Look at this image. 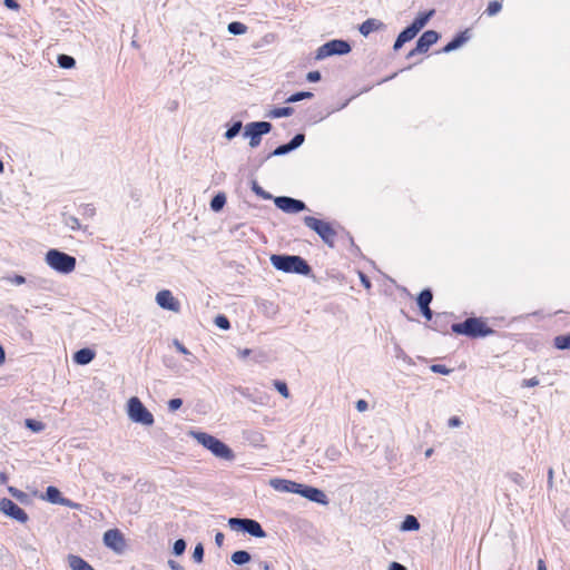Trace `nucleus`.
I'll list each match as a JSON object with an SVG mask.
<instances>
[{
    "label": "nucleus",
    "instance_id": "f257e3e1",
    "mask_svg": "<svg viewBox=\"0 0 570 570\" xmlns=\"http://www.w3.org/2000/svg\"><path fill=\"white\" fill-rule=\"evenodd\" d=\"M188 435L195 439L205 449L209 450L216 458L232 461L235 455L232 449L217 438L199 431H189Z\"/></svg>",
    "mask_w": 570,
    "mask_h": 570
},
{
    "label": "nucleus",
    "instance_id": "f03ea898",
    "mask_svg": "<svg viewBox=\"0 0 570 570\" xmlns=\"http://www.w3.org/2000/svg\"><path fill=\"white\" fill-rule=\"evenodd\" d=\"M272 265L285 273H297L307 275L311 271L307 263L299 256L272 255Z\"/></svg>",
    "mask_w": 570,
    "mask_h": 570
},
{
    "label": "nucleus",
    "instance_id": "7ed1b4c3",
    "mask_svg": "<svg viewBox=\"0 0 570 570\" xmlns=\"http://www.w3.org/2000/svg\"><path fill=\"white\" fill-rule=\"evenodd\" d=\"M128 419L136 424L151 426L155 422L153 413L142 404L137 396H131L126 403Z\"/></svg>",
    "mask_w": 570,
    "mask_h": 570
},
{
    "label": "nucleus",
    "instance_id": "20e7f679",
    "mask_svg": "<svg viewBox=\"0 0 570 570\" xmlns=\"http://www.w3.org/2000/svg\"><path fill=\"white\" fill-rule=\"evenodd\" d=\"M45 261L48 266L61 274H69L76 268V258L58 249L48 250Z\"/></svg>",
    "mask_w": 570,
    "mask_h": 570
},
{
    "label": "nucleus",
    "instance_id": "39448f33",
    "mask_svg": "<svg viewBox=\"0 0 570 570\" xmlns=\"http://www.w3.org/2000/svg\"><path fill=\"white\" fill-rule=\"evenodd\" d=\"M228 524L233 530L247 532L255 538H264L266 535L261 524L252 519L230 518Z\"/></svg>",
    "mask_w": 570,
    "mask_h": 570
},
{
    "label": "nucleus",
    "instance_id": "423d86ee",
    "mask_svg": "<svg viewBox=\"0 0 570 570\" xmlns=\"http://www.w3.org/2000/svg\"><path fill=\"white\" fill-rule=\"evenodd\" d=\"M452 331L456 334L469 336H485L490 331L484 330V324L478 318H468L463 323L452 325Z\"/></svg>",
    "mask_w": 570,
    "mask_h": 570
},
{
    "label": "nucleus",
    "instance_id": "0eeeda50",
    "mask_svg": "<svg viewBox=\"0 0 570 570\" xmlns=\"http://www.w3.org/2000/svg\"><path fill=\"white\" fill-rule=\"evenodd\" d=\"M304 223L307 227L316 232L326 244L333 245L335 232L328 223L311 216H306Z\"/></svg>",
    "mask_w": 570,
    "mask_h": 570
},
{
    "label": "nucleus",
    "instance_id": "6e6552de",
    "mask_svg": "<svg viewBox=\"0 0 570 570\" xmlns=\"http://www.w3.org/2000/svg\"><path fill=\"white\" fill-rule=\"evenodd\" d=\"M271 129L272 125L267 121L250 122L246 125L244 136L249 138V145L254 148L261 144V137Z\"/></svg>",
    "mask_w": 570,
    "mask_h": 570
},
{
    "label": "nucleus",
    "instance_id": "1a4fd4ad",
    "mask_svg": "<svg viewBox=\"0 0 570 570\" xmlns=\"http://www.w3.org/2000/svg\"><path fill=\"white\" fill-rule=\"evenodd\" d=\"M351 46L344 40H331L321 46L316 52V59H324L333 55H346Z\"/></svg>",
    "mask_w": 570,
    "mask_h": 570
},
{
    "label": "nucleus",
    "instance_id": "9d476101",
    "mask_svg": "<svg viewBox=\"0 0 570 570\" xmlns=\"http://www.w3.org/2000/svg\"><path fill=\"white\" fill-rule=\"evenodd\" d=\"M104 543L117 554H121L126 550V540L118 529L107 530L104 533Z\"/></svg>",
    "mask_w": 570,
    "mask_h": 570
},
{
    "label": "nucleus",
    "instance_id": "9b49d317",
    "mask_svg": "<svg viewBox=\"0 0 570 570\" xmlns=\"http://www.w3.org/2000/svg\"><path fill=\"white\" fill-rule=\"evenodd\" d=\"M0 512L20 523H26L29 519L19 505L7 498L0 499Z\"/></svg>",
    "mask_w": 570,
    "mask_h": 570
},
{
    "label": "nucleus",
    "instance_id": "f8f14e48",
    "mask_svg": "<svg viewBox=\"0 0 570 570\" xmlns=\"http://www.w3.org/2000/svg\"><path fill=\"white\" fill-rule=\"evenodd\" d=\"M439 39V33L434 30L425 31L417 40L415 48L410 51L409 57L416 53H424L429 48L434 45Z\"/></svg>",
    "mask_w": 570,
    "mask_h": 570
},
{
    "label": "nucleus",
    "instance_id": "ddd939ff",
    "mask_svg": "<svg viewBox=\"0 0 570 570\" xmlns=\"http://www.w3.org/2000/svg\"><path fill=\"white\" fill-rule=\"evenodd\" d=\"M277 208L285 213H298L306 208L305 204L302 200L294 199L287 196H279L274 199Z\"/></svg>",
    "mask_w": 570,
    "mask_h": 570
},
{
    "label": "nucleus",
    "instance_id": "4468645a",
    "mask_svg": "<svg viewBox=\"0 0 570 570\" xmlns=\"http://www.w3.org/2000/svg\"><path fill=\"white\" fill-rule=\"evenodd\" d=\"M296 494L320 504L326 505L328 503L325 493L316 488L307 487L298 483Z\"/></svg>",
    "mask_w": 570,
    "mask_h": 570
},
{
    "label": "nucleus",
    "instance_id": "2eb2a0df",
    "mask_svg": "<svg viewBox=\"0 0 570 570\" xmlns=\"http://www.w3.org/2000/svg\"><path fill=\"white\" fill-rule=\"evenodd\" d=\"M156 303L164 309H168L175 313L179 312L180 304L174 297L170 291L163 289L156 294Z\"/></svg>",
    "mask_w": 570,
    "mask_h": 570
},
{
    "label": "nucleus",
    "instance_id": "dca6fc26",
    "mask_svg": "<svg viewBox=\"0 0 570 570\" xmlns=\"http://www.w3.org/2000/svg\"><path fill=\"white\" fill-rule=\"evenodd\" d=\"M269 485L278 492L296 493L298 483L285 479H271Z\"/></svg>",
    "mask_w": 570,
    "mask_h": 570
},
{
    "label": "nucleus",
    "instance_id": "f3484780",
    "mask_svg": "<svg viewBox=\"0 0 570 570\" xmlns=\"http://www.w3.org/2000/svg\"><path fill=\"white\" fill-rule=\"evenodd\" d=\"M384 28H385V24L381 20L371 18V19L365 20L360 26L358 30L364 37H367L370 33H372L374 31L383 30Z\"/></svg>",
    "mask_w": 570,
    "mask_h": 570
},
{
    "label": "nucleus",
    "instance_id": "a211bd4d",
    "mask_svg": "<svg viewBox=\"0 0 570 570\" xmlns=\"http://www.w3.org/2000/svg\"><path fill=\"white\" fill-rule=\"evenodd\" d=\"M417 35V29L412 26L404 29L395 40L394 50H399L405 42L412 40Z\"/></svg>",
    "mask_w": 570,
    "mask_h": 570
},
{
    "label": "nucleus",
    "instance_id": "6ab92c4d",
    "mask_svg": "<svg viewBox=\"0 0 570 570\" xmlns=\"http://www.w3.org/2000/svg\"><path fill=\"white\" fill-rule=\"evenodd\" d=\"M95 358V352L90 348H81L73 354V361L79 365L89 364Z\"/></svg>",
    "mask_w": 570,
    "mask_h": 570
},
{
    "label": "nucleus",
    "instance_id": "aec40b11",
    "mask_svg": "<svg viewBox=\"0 0 570 570\" xmlns=\"http://www.w3.org/2000/svg\"><path fill=\"white\" fill-rule=\"evenodd\" d=\"M470 39L469 30L463 31L460 33L456 38H454L452 41H450L444 48V52L453 51L458 48H460L463 43H465Z\"/></svg>",
    "mask_w": 570,
    "mask_h": 570
},
{
    "label": "nucleus",
    "instance_id": "412c9836",
    "mask_svg": "<svg viewBox=\"0 0 570 570\" xmlns=\"http://www.w3.org/2000/svg\"><path fill=\"white\" fill-rule=\"evenodd\" d=\"M68 564L72 570H95L87 561L78 556H69Z\"/></svg>",
    "mask_w": 570,
    "mask_h": 570
},
{
    "label": "nucleus",
    "instance_id": "4be33fe9",
    "mask_svg": "<svg viewBox=\"0 0 570 570\" xmlns=\"http://www.w3.org/2000/svg\"><path fill=\"white\" fill-rule=\"evenodd\" d=\"M400 529L402 531H417L420 529V523L414 515H406L403 520Z\"/></svg>",
    "mask_w": 570,
    "mask_h": 570
},
{
    "label": "nucleus",
    "instance_id": "5701e85b",
    "mask_svg": "<svg viewBox=\"0 0 570 570\" xmlns=\"http://www.w3.org/2000/svg\"><path fill=\"white\" fill-rule=\"evenodd\" d=\"M45 499L50 503L59 504L62 499V495L59 489H57L56 487H48Z\"/></svg>",
    "mask_w": 570,
    "mask_h": 570
},
{
    "label": "nucleus",
    "instance_id": "b1692460",
    "mask_svg": "<svg viewBox=\"0 0 570 570\" xmlns=\"http://www.w3.org/2000/svg\"><path fill=\"white\" fill-rule=\"evenodd\" d=\"M230 560L235 564L242 566L250 561V554L247 551L238 550L232 554Z\"/></svg>",
    "mask_w": 570,
    "mask_h": 570
},
{
    "label": "nucleus",
    "instance_id": "393cba45",
    "mask_svg": "<svg viewBox=\"0 0 570 570\" xmlns=\"http://www.w3.org/2000/svg\"><path fill=\"white\" fill-rule=\"evenodd\" d=\"M433 13L434 11L431 10L428 13L419 14L411 26L413 28H416L419 32L428 23L429 19L432 17Z\"/></svg>",
    "mask_w": 570,
    "mask_h": 570
},
{
    "label": "nucleus",
    "instance_id": "a878e982",
    "mask_svg": "<svg viewBox=\"0 0 570 570\" xmlns=\"http://www.w3.org/2000/svg\"><path fill=\"white\" fill-rule=\"evenodd\" d=\"M57 61H58L59 67L63 68V69L73 68L76 65V60L71 56H68V55H59Z\"/></svg>",
    "mask_w": 570,
    "mask_h": 570
},
{
    "label": "nucleus",
    "instance_id": "bb28decb",
    "mask_svg": "<svg viewBox=\"0 0 570 570\" xmlns=\"http://www.w3.org/2000/svg\"><path fill=\"white\" fill-rule=\"evenodd\" d=\"M432 301V293L430 289H424L420 293L417 297V305L420 308L428 307Z\"/></svg>",
    "mask_w": 570,
    "mask_h": 570
},
{
    "label": "nucleus",
    "instance_id": "cd10ccee",
    "mask_svg": "<svg viewBox=\"0 0 570 570\" xmlns=\"http://www.w3.org/2000/svg\"><path fill=\"white\" fill-rule=\"evenodd\" d=\"M554 346L559 350H570V333L554 338Z\"/></svg>",
    "mask_w": 570,
    "mask_h": 570
},
{
    "label": "nucleus",
    "instance_id": "c85d7f7f",
    "mask_svg": "<svg viewBox=\"0 0 570 570\" xmlns=\"http://www.w3.org/2000/svg\"><path fill=\"white\" fill-rule=\"evenodd\" d=\"M227 29L229 33L235 36L244 35L247 31V27L244 23L237 21L230 22Z\"/></svg>",
    "mask_w": 570,
    "mask_h": 570
},
{
    "label": "nucleus",
    "instance_id": "c756f323",
    "mask_svg": "<svg viewBox=\"0 0 570 570\" xmlns=\"http://www.w3.org/2000/svg\"><path fill=\"white\" fill-rule=\"evenodd\" d=\"M293 108L291 107H282V108H275L269 112V117L272 118H282V117H288L293 114Z\"/></svg>",
    "mask_w": 570,
    "mask_h": 570
},
{
    "label": "nucleus",
    "instance_id": "7c9ffc66",
    "mask_svg": "<svg viewBox=\"0 0 570 570\" xmlns=\"http://www.w3.org/2000/svg\"><path fill=\"white\" fill-rule=\"evenodd\" d=\"M226 203V197L224 194H217L210 202V208L214 212H219Z\"/></svg>",
    "mask_w": 570,
    "mask_h": 570
},
{
    "label": "nucleus",
    "instance_id": "2f4dec72",
    "mask_svg": "<svg viewBox=\"0 0 570 570\" xmlns=\"http://www.w3.org/2000/svg\"><path fill=\"white\" fill-rule=\"evenodd\" d=\"M26 426L32 432H41L45 430V424L41 421L28 419L26 420Z\"/></svg>",
    "mask_w": 570,
    "mask_h": 570
},
{
    "label": "nucleus",
    "instance_id": "473e14b6",
    "mask_svg": "<svg viewBox=\"0 0 570 570\" xmlns=\"http://www.w3.org/2000/svg\"><path fill=\"white\" fill-rule=\"evenodd\" d=\"M240 129H242V122L237 121L225 132V137L228 140H230L239 134Z\"/></svg>",
    "mask_w": 570,
    "mask_h": 570
},
{
    "label": "nucleus",
    "instance_id": "72a5a7b5",
    "mask_svg": "<svg viewBox=\"0 0 570 570\" xmlns=\"http://www.w3.org/2000/svg\"><path fill=\"white\" fill-rule=\"evenodd\" d=\"M313 96L312 92H307V91H302V92H297V94H294L292 95L291 97L287 98V102H297L299 100H303L305 98H311Z\"/></svg>",
    "mask_w": 570,
    "mask_h": 570
},
{
    "label": "nucleus",
    "instance_id": "f704fd0d",
    "mask_svg": "<svg viewBox=\"0 0 570 570\" xmlns=\"http://www.w3.org/2000/svg\"><path fill=\"white\" fill-rule=\"evenodd\" d=\"M274 386L285 399L289 397V391L285 382L275 381Z\"/></svg>",
    "mask_w": 570,
    "mask_h": 570
},
{
    "label": "nucleus",
    "instance_id": "c9c22d12",
    "mask_svg": "<svg viewBox=\"0 0 570 570\" xmlns=\"http://www.w3.org/2000/svg\"><path fill=\"white\" fill-rule=\"evenodd\" d=\"M186 549V542L185 540L183 539H178L175 541L174 543V547H173V552L176 554V556H180L184 553Z\"/></svg>",
    "mask_w": 570,
    "mask_h": 570
},
{
    "label": "nucleus",
    "instance_id": "e433bc0d",
    "mask_svg": "<svg viewBox=\"0 0 570 570\" xmlns=\"http://www.w3.org/2000/svg\"><path fill=\"white\" fill-rule=\"evenodd\" d=\"M305 140V136L303 134H297L294 138L288 142L292 150L298 148Z\"/></svg>",
    "mask_w": 570,
    "mask_h": 570
},
{
    "label": "nucleus",
    "instance_id": "4c0bfd02",
    "mask_svg": "<svg viewBox=\"0 0 570 570\" xmlns=\"http://www.w3.org/2000/svg\"><path fill=\"white\" fill-rule=\"evenodd\" d=\"M501 3L498 1H491L487 8V13L489 16H494L501 10Z\"/></svg>",
    "mask_w": 570,
    "mask_h": 570
},
{
    "label": "nucleus",
    "instance_id": "58836bf2",
    "mask_svg": "<svg viewBox=\"0 0 570 570\" xmlns=\"http://www.w3.org/2000/svg\"><path fill=\"white\" fill-rule=\"evenodd\" d=\"M8 491L10 492V494H11L13 498H16L17 500H19V501H21V502L26 501V499H27V494H26L24 492H22V491H20V490H18V489H16V488H13V487H9Z\"/></svg>",
    "mask_w": 570,
    "mask_h": 570
},
{
    "label": "nucleus",
    "instance_id": "ea45409f",
    "mask_svg": "<svg viewBox=\"0 0 570 570\" xmlns=\"http://www.w3.org/2000/svg\"><path fill=\"white\" fill-rule=\"evenodd\" d=\"M252 189H253V191H254L256 195L261 196V197H262V198H264V199H271V198H272L271 194L266 193V191H265L261 186H258V185H257V183H255V181L253 183Z\"/></svg>",
    "mask_w": 570,
    "mask_h": 570
},
{
    "label": "nucleus",
    "instance_id": "a19ab883",
    "mask_svg": "<svg viewBox=\"0 0 570 570\" xmlns=\"http://www.w3.org/2000/svg\"><path fill=\"white\" fill-rule=\"evenodd\" d=\"M215 324L222 330H228L230 326L229 321L223 315L216 316Z\"/></svg>",
    "mask_w": 570,
    "mask_h": 570
},
{
    "label": "nucleus",
    "instance_id": "79ce46f5",
    "mask_svg": "<svg viewBox=\"0 0 570 570\" xmlns=\"http://www.w3.org/2000/svg\"><path fill=\"white\" fill-rule=\"evenodd\" d=\"M203 557H204V548L200 543H198L195 549H194V552H193V559L196 561V562H202L203 561Z\"/></svg>",
    "mask_w": 570,
    "mask_h": 570
},
{
    "label": "nucleus",
    "instance_id": "37998d69",
    "mask_svg": "<svg viewBox=\"0 0 570 570\" xmlns=\"http://www.w3.org/2000/svg\"><path fill=\"white\" fill-rule=\"evenodd\" d=\"M289 151H292V148H291L289 144H286V145H282V146L277 147L272 153V156H282V155H285V154H287Z\"/></svg>",
    "mask_w": 570,
    "mask_h": 570
},
{
    "label": "nucleus",
    "instance_id": "c03bdc74",
    "mask_svg": "<svg viewBox=\"0 0 570 570\" xmlns=\"http://www.w3.org/2000/svg\"><path fill=\"white\" fill-rule=\"evenodd\" d=\"M181 405H183V401L180 399H171L168 402V409L171 412L177 411L178 409H180Z\"/></svg>",
    "mask_w": 570,
    "mask_h": 570
},
{
    "label": "nucleus",
    "instance_id": "a18cd8bd",
    "mask_svg": "<svg viewBox=\"0 0 570 570\" xmlns=\"http://www.w3.org/2000/svg\"><path fill=\"white\" fill-rule=\"evenodd\" d=\"M431 370L434 373H441V374H449L450 373V370L446 368L444 365H441V364L432 365Z\"/></svg>",
    "mask_w": 570,
    "mask_h": 570
},
{
    "label": "nucleus",
    "instance_id": "49530a36",
    "mask_svg": "<svg viewBox=\"0 0 570 570\" xmlns=\"http://www.w3.org/2000/svg\"><path fill=\"white\" fill-rule=\"evenodd\" d=\"M3 4L11 10H19L20 6L16 0H3Z\"/></svg>",
    "mask_w": 570,
    "mask_h": 570
},
{
    "label": "nucleus",
    "instance_id": "de8ad7c7",
    "mask_svg": "<svg viewBox=\"0 0 570 570\" xmlns=\"http://www.w3.org/2000/svg\"><path fill=\"white\" fill-rule=\"evenodd\" d=\"M367 407H368V405H367V402L365 400H358L356 402V410L358 412H364V411L367 410Z\"/></svg>",
    "mask_w": 570,
    "mask_h": 570
},
{
    "label": "nucleus",
    "instance_id": "09e8293b",
    "mask_svg": "<svg viewBox=\"0 0 570 570\" xmlns=\"http://www.w3.org/2000/svg\"><path fill=\"white\" fill-rule=\"evenodd\" d=\"M321 79V73L318 71H311L307 73L308 81H318Z\"/></svg>",
    "mask_w": 570,
    "mask_h": 570
},
{
    "label": "nucleus",
    "instance_id": "8fccbe9b",
    "mask_svg": "<svg viewBox=\"0 0 570 570\" xmlns=\"http://www.w3.org/2000/svg\"><path fill=\"white\" fill-rule=\"evenodd\" d=\"M174 345L178 352L183 354H189V351L179 341H174Z\"/></svg>",
    "mask_w": 570,
    "mask_h": 570
},
{
    "label": "nucleus",
    "instance_id": "3c124183",
    "mask_svg": "<svg viewBox=\"0 0 570 570\" xmlns=\"http://www.w3.org/2000/svg\"><path fill=\"white\" fill-rule=\"evenodd\" d=\"M462 424L461 420L456 416H453L449 420L450 428H459Z\"/></svg>",
    "mask_w": 570,
    "mask_h": 570
},
{
    "label": "nucleus",
    "instance_id": "603ef678",
    "mask_svg": "<svg viewBox=\"0 0 570 570\" xmlns=\"http://www.w3.org/2000/svg\"><path fill=\"white\" fill-rule=\"evenodd\" d=\"M389 570H406V568L403 564L394 561L390 563Z\"/></svg>",
    "mask_w": 570,
    "mask_h": 570
},
{
    "label": "nucleus",
    "instance_id": "864d4df0",
    "mask_svg": "<svg viewBox=\"0 0 570 570\" xmlns=\"http://www.w3.org/2000/svg\"><path fill=\"white\" fill-rule=\"evenodd\" d=\"M59 504L63 505V507H68V508H76L77 507V504H75L72 501H70L69 499L63 498V497H62V499H61Z\"/></svg>",
    "mask_w": 570,
    "mask_h": 570
},
{
    "label": "nucleus",
    "instance_id": "5fc2aeb1",
    "mask_svg": "<svg viewBox=\"0 0 570 570\" xmlns=\"http://www.w3.org/2000/svg\"><path fill=\"white\" fill-rule=\"evenodd\" d=\"M168 566L170 567L171 570H185L179 563H177L174 560H169Z\"/></svg>",
    "mask_w": 570,
    "mask_h": 570
},
{
    "label": "nucleus",
    "instance_id": "6e6d98bb",
    "mask_svg": "<svg viewBox=\"0 0 570 570\" xmlns=\"http://www.w3.org/2000/svg\"><path fill=\"white\" fill-rule=\"evenodd\" d=\"M223 542H224V534L222 532H217L215 535V543L218 547H222Z\"/></svg>",
    "mask_w": 570,
    "mask_h": 570
},
{
    "label": "nucleus",
    "instance_id": "4d7b16f0",
    "mask_svg": "<svg viewBox=\"0 0 570 570\" xmlns=\"http://www.w3.org/2000/svg\"><path fill=\"white\" fill-rule=\"evenodd\" d=\"M24 282H26V278L23 276H21V275H17L12 279V283L16 284V285H22Z\"/></svg>",
    "mask_w": 570,
    "mask_h": 570
},
{
    "label": "nucleus",
    "instance_id": "13d9d810",
    "mask_svg": "<svg viewBox=\"0 0 570 570\" xmlns=\"http://www.w3.org/2000/svg\"><path fill=\"white\" fill-rule=\"evenodd\" d=\"M421 311H422V314L424 315V317H425L426 320H431V318H432V312H431V309H430V307H429V306H428V307L422 308Z\"/></svg>",
    "mask_w": 570,
    "mask_h": 570
},
{
    "label": "nucleus",
    "instance_id": "bf43d9fd",
    "mask_svg": "<svg viewBox=\"0 0 570 570\" xmlns=\"http://www.w3.org/2000/svg\"><path fill=\"white\" fill-rule=\"evenodd\" d=\"M6 361V353H4V350L2 347V345H0V365H2Z\"/></svg>",
    "mask_w": 570,
    "mask_h": 570
},
{
    "label": "nucleus",
    "instance_id": "052dcab7",
    "mask_svg": "<svg viewBox=\"0 0 570 570\" xmlns=\"http://www.w3.org/2000/svg\"><path fill=\"white\" fill-rule=\"evenodd\" d=\"M538 570H547L546 563L542 559L538 560Z\"/></svg>",
    "mask_w": 570,
    "mask_h": 570
},
{
    "label": "nucleus",
    "instance_id": "680f3d73",
    "mask_svg": "<svg viewBox=\"0 0 570 570\" xmlns=\"http://www.w3.org/2000/svg\"><path fill=\"white\" fill-rule=\"evenodd\" d=\"M538 384H539V381H538L535 377L530 379V380L528 381V383H527V385H528V386H535V385H538Z\"/></svg>",
    "mask_w": 570,
    "mask_h": 570
},
{
    "label": "nucleus",
    "instance_id": "e2e57ef3",
    "mask_svg": "<svg viewBox=\"0 0 570 570\" xmlns=\"http://www.w3.org/2000/svg\"><path fill=\"white\" fill-rule=\"evenodd\" d=\"M249 354H250V350H248V348L243 350V351L240 352V356H242V357H246V356H248Z\"/></svg>",
    "mask_w": 570,
    "mask_h": 570
},
{
    "label": "nucleus",
    "instance_id": "0e129e2a",
    "mask_svg": "<svg viewBox=\"0 0 570 570\" xmlns=\"http://www.w3.org/2000/svg\"><path fill=\"white\" fill-rule=\"evenodd\" d=\"M261 568H262V570H271V567L267 562H262Z\"/></svg>",
    "mask_w": 570,
    "mask_h": 570
},
{
    "label": "nucleus",
    "instance_id": "69168bd1",
    "mask_svg": "<svg viewBox=\"0 0 570 570\" xmlns=\"http://www.w3.org/2000/svg\"><path fill=\"white\" fill-rule=\"evenodd\" d=\"M362 283L365 287H370V282L364 276H362Z\"/></svg>",
    "mask_w": 570,
    "mask_h": 570
},
{
    "label": "nucleus",
    "instance_id": "338daca9",
    "mask_svg": "<svg viewBox=\"0 0 570 570\" xmlns=\"http://www.w3.org/2000/svg\"><path fill=\"white\" fill-rule=\"evenodd\" d=\"M0 480H1V482H2V483H3V482H6L7 476H6V474H4V473H1V474H0Z\"/></svg>",
    "mask_w": 570,
    "mask_h": 570
},
{
    "label": "nucleus",
    "instance_id": "774afa93",
    "mask_svg": "<svg viewBox=\"0 0 570 570\" xmlns=\"http://www.w3.org/2000/svg\"><path fill=\"white\" fill-rule=\"evenodd\" d=\"M552 478H553V471L552 469L549 470V482L552 481Z\"/></svg>",
    "mask_w": 570,
    "mask_h": 570
}]
</instances>
